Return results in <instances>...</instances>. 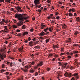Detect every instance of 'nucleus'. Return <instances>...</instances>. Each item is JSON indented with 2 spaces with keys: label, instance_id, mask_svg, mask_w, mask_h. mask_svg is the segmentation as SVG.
I'll use <instances>...</instances> for the list:
<instances>
[{
  "label": "nucleus",
  "instance_id": "1",
  "mask_svg": "<svg viewBox=\"0 0 80 80\" xmlns=\"http://www.w3.org/2000/svg\"><path fill=\"white\" fill-rule=\"evenodd\" d=\"M5 51L0 50V58L2 60H4V58H6V55H5Z\"/></svg>",
  "mask_w": 80,
  "mask_h": 80
},
{
  "label": "nucleus",
  "instance_id": "2",
  "mask_svg": "<svg viewBox=\"0 0 80 80\" xmlns=\"http://www.w3.org/2000/svg\"><path fill=\"white\" fill-rule=\"evenodd\" d=\"M25 16H24L23 18V17H22H22H19V18H18V20L20 21H23V19H25H25H28V18H29L28 17V16L26 17V16H27L25 14Z\"/></svg>",
  "mask_w": 80,
  "mask_h": 80
},
{
  "label": "nucleus",
  "instance_id": "3",
  "mask_svg": "<svg viewBox=\"0 0 80 80\" xmlns=\"http://www.w3.org/2000/svg\"><path fill=\"white\" fill-rule=\"evenodd\" d=\"M39 2H40V0H35L34 1L35 5H36L35 6L36 8H37L38 7V5H37V4H38L39 3Z\"/></svg>",
  "mask_w": 80,
  "mask_h": 80
},
{
  "label": "nucleus",
  "instance_id": "4",
  "mask_svg": "<svg viewBox=\"0 0 80 80\" xmlns=\"http://www.w3.org/2000/svg\"><path fill=\"white\" fill-rule=\"evenodd\" d=\"M64 75L66 77H72V73H66L65 74H64Z\"/></svg>",
  "mask_w": 80,
  "mask_h": 80
},
{
  "label": "nucleus",
  "instance_id": "5",
  "mask_svg": "<svg viewBox=\"0 0 80 80\" xmlns=\"http://www.w3.org/2000/svg\"><path fill=\"white\" fill-rule=\"evenodd\" d=\"M22 17V14H18L17 13L15 15V18H17L18 19L19 17Z\"/></svg>",
  "mask_w": 80,
  "mask_h": 80
},
{
  "label": "nucleus",
  "instance_id": "6",
  "mask_svg": "<svg viewBox=\"0 0 80 80\" xmlns=\"http://www.w3.org/2000/svg\"><path fill=\"white\" fill-rule=\"evenodd\" d=\"M18 26L20 27L21 25H22L23 24V22L22 21H19L17 23Z\"/></svg>",
  "mask_w": 80,
  "mask_h": 80
},
{
  "label": "nucleus",
  "instance_id": "7",
  "mask_svg": "<svg viewBox=\"0 0 80 80\" xmlns=\"http://www.w3.org/2000/svg\"><path fill=\"white\" fill-rule=\"evenodd\" d=\"M73 76H74L77 79H78L79 78V77H78V73H74L73 75Z\"/></svg>",
  "mask_w": 80,
  "mask_h": 80
},
{
  "label": "nucleus",
  "instance_id": "8",
  "mask_svg": "<svg viewBox=\"0 0 80 80\" xmlns=\"http://www.w3.org/2000/svg\"><path fill=\"white\" fill-rule=\"evenodd\" d=\"M43 62H41L39 63H38V64L37 65V67H40V66H42L43 65Z\"/></svg>",
  "mask_w": 80,
  "mask_h": 80
},
{
  "label": "nucleus",
  "instance_id": "9",
  "mask_svg": "<svg viewBox=\"0 0 80 80\" xmlns=\"http://www.w3.org/2000/svg\"><path fill=\"white\" fill-rule=\"evenodd\" d=\"M69 12H75V10L74 8H72V9H70L68 10Z\"/></svg>",
  "mask_w": 80,
  "mask_h": 80
},
{
  "label": "nucleus",
  "instance_id": "10",
  "mask_svg": "<svg viewBox=\"0 0 80 80\" xmlns=\"http://www.w3.org/2000/svg\"><path fill=\"white\" fill-rule=\"evenodd\" d=\"M45 35V33L44 32L42 31L39 33V36H44Z\"/></svg>",
  "mask_w": 80,
  "mask_h": 80
},
{
  "label": "nucleus",
  "instance_id": "11",
  "mask_svg": "<svg viewBox=\"0 0 80 80\" xmlns=\"http://www.w3.org/2000/svg\"><path fill=\"white\" fill-rule=\"evenodd\" d=\"M16 9L18 10L17 12H18L19 11H20V10H21V7H20V6H18L16 8Z\"/></svg>",
  "mask_w": 80,
  "mask_h": 80
},
{
  "label": "nucleus",
  "instance_id": "12",
  "mask_svg": "<svg viewBox=\"0 0 80 80\" xmlns=\"http://www.w3.org/2000/svg\"><path fill=\"white\" fill-rule=\"evenodd\" d=\"M62 72L59 71L58 72V75L59 77H62Z\"/></svg>",
  "mask_w": 80,
  "mask_h": 80
},
{
  "label": "nucleus",
  "instance_id": "13",
  "mask_svg": "<svg viewBox=\"0 0 80 80\" xmlns=\"http://www.w3.org/2000/svg\"><path fill=\"white\" fill-rule=\"evenodd\" d=\"M29 45L30 47H33V42L32 41L30 42L29 43Z\"/></svg>",
  "mask_w": 80,
  "mask_h": 80
},
{
  "label": "nucleus",
  "instance_id": "14",
  "mask_svg": "<svg viewBox=\"0 0 80 80\" xmlns=\"http://www.w3.org/2000/svg\"><path fill=\"white\" fill-rule=\"evenodd\" d=\"M34 64H35V62L33 61H32V62H31V63L30 64H29V67H31V66H32V65H33Z\"/></svg>",
  "mask_w": 80,
  "mask_h": 80
},
{
  "label": "nucleus",
  "instance_id": "15",
  "mask_svg": "<svg viewBox=\"0 0 80 80\" xmlns=\"http://www.w3.org/2000/svg\"><path fill=\"white\" fill-rule=\"evenodd\" d=\"M62 67L63 68H65V67H66V66H67V63H65L63 64H62Z\"/></svg>",
  "mask_w": 80,
  "mask_h": 80
},
{
  "label": "nucleus",
  "instance_id": "16",
  "mask_svg": "<svg viewBox=\"0 0 80 80\" xmlns=\"http://www.w3.org/2000/svg\"><path fill=\"white\" fill-rule=\"evenodd\" d=\"M53 48L54 49V48H58V44L56 45H53Z\"/></svg>",
  "mask_w": 80,
  "mask_h": 80
},
{
  "label": "nucleus",
  "instance_id": "17",
  "mask_svg": "<svg viewBox=\"0 0 80 80\" xmlns=\"http://www.w3.org/2000/svg\"><path fill=\"white\" fill-rule=\"evenodd\" d=\"M28 32H24L23 33H22V35L23 36H25V35H28Z\"/></svg>",
  "mask_w": 80,
  "mask_h": 80
},
{
  "label": "nucleus",
  "instance_id": "18",
  "mask_svg": "<svg viewBox=\"0 0 80 80\" xmlns=\"http://www.w3.org/2000/svg\"><path fill=\"white\" fill-rule=\"evenodd\" d=\"M21 70H22V71H23V72H28V69H23L22 68H21Z\"/></svg>",
  "mask_w": 80,
  "mask_h": 80
},
{
  "label": "nucleus",
  "instance_id": "19",
  "mask_svg": "<svg viewBox=\"0 0 80 80\" xmlns=\"http://www.w3.org/2000/svg\"><path fill=\"white\" fill-rule=\"evenodd\" d=\"M62 26V29H65L66 28V25L65 24H63Z\"/></svg>",
  "mask_w": 80,
  "mask_h": 80
},
{
  "label": "nucleus",
  "instance_id": "20",
  "mask_svg": "<svg viewBox=\"0 0 80 80\" xmlns=\"http://www.w3.org/2000/svg\"><path fill=\"white\" fill-rule=\"evenodd\" d=\"M53 30V27H51L49 28V31H50V32H52V30Z\"/></svg>",
  "mask_w": 80,
  "mask_h": 80
},
{
  "label": "nucleus",
  "instance_id": "21",
  "mask_svg": "<svg viewBox=\"0 0 80 80\" xmlns=\"http://www.w3.org/2000/svg\"><path fill=\"white\" fill-rule=\"evenodd\" d=\"M22 35V34H21V33H19L17 34L16 36H17L18 37H21Z\"/></svg>",
  "mask_w": 80,
  "mask_h": 80
},
{
  "label": "nucleus",
  "instance_id": "22",
  "mask_svg": "<svg viewBox=\"0 0 80 80\" xmlns=\"http://www.w3.org/2000/svg\"><path fill=\"white\" fill-rule=\"evenodd\" d=\"M26 28V27H25V25H23L22 26V28L23 30H24V29H25Z\"/></svg>",
  "mask_w": 80,
  "mask_h": 80
},
{
  "label": "nucleus",
  "instance_id": "23",
  "mask_svg": "<svg viewBox=\"0 0 80 80\" xmlns=\"http://www.w3.org/2000/svg\"><path fill=\"white\" fill-rule=\"evenodd\" d=\"M43 30L45 32H47L48 30V28H47L45 29H44Z\"/></svg>",
  "mask_w": 80,
  "mask_h": 80
},
{
  "label": "nucleus",
  "instance_id": "24",
  "mask_svg": "<svg viewBox=\"0 0 80 80\" xmlns=\"http://www.w3.org/2000/svg\"><path fill=\"white\" fill-rule=\"evenodd\" d=\"M67 55H72H72H73V53L72 52H71L70 53H69V52H67Z\"/></svg>",
  "mask_w": 80,
  "mask_h": 80
},
{
  "label": "nucleus",
  "instance_id": "25",
  "mask_svg": "<svg viewBox=\"0 0 80 80\" xmlns=\"http://www.w3.org/2000/svg\"><path fill=\"white\" fill-rule=\"evenodd\" d=\"M12 27L13 28H18L17 26L15 25H13Z\"/></svg>",
  "mask_w": 80,
  "mask_h": 80
},
{
  "label": "nucleus",
  "instance_id": "26",
  "mask_svg": "<svg viewBox=\"0 0 80 80\" xmlns=\"http://www.w3.org/2000/svg\"><path fill=\"white\" fill-rule=\"evenodd\" d=\"M80 20V18H79V17H78L76 18V21L77 22H79Z\"/></svg>",
  "mask_w": 80,
  "mask_h": 80
},
{
  "label": "nucleus",
  "instance_id": "27",
  "mask_svg": "<svg viewBox=\"0 0 80 80\" xmlns=\"http://www.w3.org/2000/svg\"><path fill=\"white\" fill-rule=\"evenodd\" d=\"M35 72V70H33V69H32V70H30V72L31 73H33V72Z\"/></svg>",
  "mask_w": 80,
  "mask_h": 80
},
{
  "label": "nucleus",
  "instance_id": "28",
  "mask_svg": "<svg viewBox=\"0 0 80 80\" xmlns=\"http://www.w3.org/2000/svg\"><path fill=\"white\" fill-rule=\"evenodd\" d=\"M9 2H11V0H5V2H6V3H8Z\"/></svg>",
  "mask_w": 80,
  "mask_h": 80
},
{
  "label": "nucleus",
  "instance_id": "29",
  "mask_svg": "<svg viewBox=\"0 0 80 80\" xmlns=\"http://www.w3.org/2000/svg\"><path fill=\"white\" fill-rule=\"evenodd\" d=\"M23 46H22V47H21L20 48H19V50H23Z\"/></svg>",
  "mask_w": 80,
  "mask_h": 80
},
{
  "label": "nucleus",
  "instance_id": "30",
  "mask_svg": "<svg viewBox=\"0 0 80 80\" xmlns=\"http://www.w3.org/2000/svg\"><path fill=\"white\" fill-rule=\"evenodd\" d=\"M73 46H74V47H77V46H78V44H74L73 45Z\"/></svg>",
  "mask_w": 80,
  "mask_h": 80
},
{
  "label": "nucleus",
  "instance_id": "31",
  "mask_svg": "<svg viewBox=\"0 0 80 80\" xmlns=\"http://www.w3.org/2000/svg\"><path fill=\"white\" fill-rule=\"evenodd\" d=\"M34 30V29H33V28H31L30 29V31L31 32H33Z\"/></svg>",
  "mask_w": 80,
  "mask_h": 80
},
{
  "label": "nucleus",
  "instance_id": "32",
  "mask_svg": "<svg viewBox=\"0 0 80 80\" xmlns=\"http://www.w3.org/2000/svg\"><path fill=\"white\" fill-rule=\"evenodd\" d=\"M38 12H39L40 13H42V11H41V10L40 9H38Z\"/></svg>",
  "mask_w": 80,
  "mask_h": 80
},
{
  "label": "nucleus",
  "instance_id": "33",
  "mask_svg": "<svg viewBox=\"0 0 80 80\" xmlns=\"http://www.w3.org/2000/svg\"><path fill=\"white\" fill-rule=\"evenodd\" d=\"M47 71H48V72L49 71H50V68H47Z\"/></svg>",
  "mask_w": 80,
  "mask_h": 80
},
{
  "label": "nucleus",
  "instance_id": "34",
  "mask_svg": "<svg viewBox=\"0 0 80 80\" xmlns=\"http://www.w3.org/2000/svg\"><path fill=\"white\" fill-rule=\"evenodd\" d=\"M48 42H50V41L49 40V39H47L46 40V43H48Z\"/></svg>",
  "mask_w": 80,
  "mask_h": 80
},
{
  "label": "nucleus",
  "instance_id": "35",
  "mask_svg": "<svg viewBox=\"0 0 80 80\" xmlns=\"http://www.w3.org/2000/svg\"><path fill=\"white\" fill-rule=\"evenodd\" d=\"M72 15L73 14H72V13H71V12H69V16H72Z\"/></svg>",
  "mask_w": 80,
  "mask_h": 80
},
{
  "label": "nucleus",
  "instance_id": "36",
  "mask_svg": "<svg viewBox=\"0 0 80 80\" xmlns=\"http://www.w3.org/2000/svg\"><path fill=\"white\" fill-rule=\"evenodd\" d=\"M38 41L36 42H35L34 43V45H35L37 44H38Z\"/></svg>",
  "mask_w": 80,
  "mask_h": 80
},
{
  "label": "nucleus",
  "instance_id": "37",
  "mask_svg": "<svg viewBox=\"0 0 80 80\" xmlns=\"http://www.w3.org/2000/svg\"><path fill=\"white\" fill-rule=\"evenodd\" d=\"M34 48H40V46H36Z\"/></svg>",
  "mask_w": 80,
  "mask_h": 80
},
{
  "label": "nucleus",
  "instance_id": "38",
  "mask_svg": "<svg viewBox=\"0 0 80 80\" xmlns=\"http://www.w3.org/2000/svg\"><path fill=\"white\" fill-rule=\"evenodd\" d=\"M9 22V21H8V20H7L6 21H5V23L7 24Z\"/></svg>",
  "mask_w": 80,
  "mask_h": 80
},
{
  "label": "nucleus",
  "instance_id": "39",
  "mask_svg": "<svg viewBox=\"0 0 80 80\" xmlns=\"http://www.w3.org/2000/svg\"><path fill=\"white\" fill-rule=\"evenodd\" d=\"M4 47L3 48V50H5L6 49V46L4 45L3 46Z\"/></svg>",
  "mask_w": 80,
  "mask_h": 80
},
{
  "label": "nucleus",
  "instance_id": "40",
  "mask_svg": "<svg viewBox=\"0 0 80 80\" xmlns=\"http://www.w3.org/2000/svg\"><path fill=\"white\" fill-rule=\"evenodd\" d=\"M66 43H69V42H71V41H68L67 40L66 41Z\"/></svg>",
  "mask_w": 80,
  "mask_h": 80
},
{
  "label": "nucleus",
  "instance_id": "41",
  "mask_svg": "<svg viewBox=\"0 0 80 80\" xmlns=\"http://www.w3.org/2000/svg\"><path fill=\"white\" fill-rule=\"evenodd\" d=\"M26 68H27V69H28L29 68V67L28 66H26L25 67Z\"/></svg>",
  "mask_w": 80,
  "mask_h": 80
},
{
  "label": "nucleus",
  "instance_id": "42",
  "mask_svg": "<svg viewBox=\"0 0 80 80\" xmlns=\"http://www.w3.org/2000/svg\"><path fill=\"white\" fill-rule=\"evenodd\" d=\"M58 63H59V65H60V66L62 65V63L61 62H58Z\"/></svg>",
  "mask_w": 80,
  "mask_h": 80
},
{
  "label": "nucleus",
  "instance_id": "43",
  "mask_svg": "<svg viewBox=\"0 0 80 80\" xmlns=\"http://www.w3.org/2000/svg\"><path fill=\"white\" fill-rule=\"evenodd\" d=\"M78 51H74L73 52V53H78Z\"/></svg>",
  "mask_w": 80,
  "mask_h": 80
},
{
  "label": "nucleus",
  "instance_id": "44",
  "mask_svg": "<svg viewBox=\"0 0 80 80\" xmlns=\"http://www.w3.org/2000/svg\"><path fill=\"white\" fill-rule=\"evenodd\" d=\"M47 18H48V20H49V19H50L51 18V17L48 16V17H47Z\"/></svg>",
  "mask_w": 80,
  "mask_h": 80
},
{
  "label": "nucleus",
  "instance_id": "45",
  "mask_svg": "<svg viewBox=\"0 0 80 80\" xmlns=\"http://www.w3.org/2000/svg\"><path fill=\"white\" fill-rule=\"evenodd\" d=\"M5 70L3 69H2L1 70V73H3V72H5Z\"/></svg>",
  "mask_w": 80,
  "mask_h": 80
},
{
  "label": "nucleus",
  "instance_id": "46",
  "mask_svg": "<svg viewBox=\"0 0 80 80\" xmlns=\"http://www.w3.org/2000/svg\"><path fill=\"white\" fill-rule=\"evenodd\" d=\"M9 58H11V59H12V60H13L14 59V58H12L10 57V56H9Z\"/></svg>",
  "mask_w": 80,
  "mask_h": 80
},
{
  "label": "nucleus",
  "instance_id": "47",
  "mask_svg": "<svg viewBox=\"0 0 80 80\" xmlns=\"http://www.w3.org/2000/svg\"><path fill=\"white\" fill-rule=\"evenodd\" d=\"M5 30H6V31H7L8 30V28H5L4 29V30H3L4 31H5Z\"/></svg>",
  "mask_w": 80,
  "mask_h": 80
},
{
  "label": "nucleus",
  "instance_id": "48",
  "mask_svg": "<svg viewBox=\"0 0 80 80\" xmlns=\"http://www.w3.org/2000/svg\"><path fill=\"white\" fill-rule=\"evenodd\" d=\"M4 24V22H2V21H1V22H0V24H1V25H3V24Z\"/></svg>",
  "mask_w": 80,
  "mask_h": 80
},
{
  "label": "nucleus",
  "instance_id": "49",
  "mask_svg": "<svg viewBox=\"0 0 80 80\" xmlns=\"http://www.w3.org/2000/svg\"><path fill=\"white\" fill-rule=\"evenodd\" d=\"M16 32H20V30H18V29H17L16 30Z\"/></svg>",
  "mask_w": 80,
  "mask_h": 80
},
{
  "label": "nucleus",
  "instance_id": "50",
  "mask_svg": "<svg viewBox=\"0 0 80 80\" xmlns=\"http://www.w3.org/2000/svg\"><path fill=\"white\" fill-rule=\"evenodd\" d=\"M13 64V63L11 62L10 64V66H11V67H12V66H13L12 65Z\"/></svg>",
  "mask_w": 80,
  "mask_h": 80
},
{
  "label": "nucleus",
  "instance_id": "51",
  "mask_svg": "<svg viewBox=\"0 0 80 80\" xmlns=\"http://www.w3.org/2000/svg\"><path fill=\"white\" fill-rule=\"evenodd\" d=\"M13 20H14V23H17V20H14V19H13Z\"/></svg>",
  "mask_w": 80,
  "mask_h": 80
},
{
  "label": "nucleus",
  "instance_id": "52",
  "mask_svg": "<svg viewBox=\"0 0 80 80\" xmlns=\"http://www.w3.org/2000/svg\"><path fill=\"white\" fill-rule=\"evenodd\" d=\"M47 10V8H44V11H45V10Z\"/></svg>",
  "mask_w": 80,
  "mask_h": 80
},
{
  "label": "nucleus",
  "instance_id": "53",
  "mask_svg": "<svg viewBox=\"0 0 80 80\" xmlns=\"http://www.w3.org/2000/svg\"><path fill=\"white\" fill-rule=\"evenodd\" d=\"M55 21L52 20V21L51 23H55Z\"/></svg>",
  "mask_w": 80,
  "mask_h": 80
},
{
  "label": "nucleus",
  "instance_id": "54",
  "mask_svg": "<svg viewBox=\"0 0 80 80\" xmlns=\"http://www.w3.org/2000/svg\"><path fill=\"white\" fill-rule=\"evenodd\" d=\"M41 4L38 6V8H41Z\"/></svg>",
  "mask_w": 80,
  "mask_h": 80
},
{
  "label": "nucleus",
  "instance_id": "55",
  "mask_svg": "<svg viewBox=\"0 0 80 80\" xmlns=\"http://www.w3.org/2000/svg\"><path fill=\"white\" fill-rule=\"evenodd\" d=\"M0 2L2 3V2H4V0H0Z\"/></svg>",
  "mask_w": 80,
  "mask_h": 80
},
{
  "label": "nucleus",
  "instance_id": "56",
  "mask_svg": "<svg viewBox=\"0 0 80 80\" xmlns=\"http://www.w3.org/2000/svg\"><path fill=\"white\" fill-rule=\"evenodd\" d=\"M28 41H30V40H31V38H30V37L28 38Z\"/></svg>",
  "mask_w": 80,
  "mask_h": 80
},
{
  "label": "nucleus",
  "instance_id": "57",
  "mask_svg": "<svg viewBox=\"0 0 80 80\" xmlns=\"http://www.w3.org/2000/svg\"><path fill=\"white\" fill-rule=\"evenodd\" d=\"M48 33H49V32H47L45 33V35H48Z\"/></svg>",
  "mask_w": 80,
  "mask_h": 80
},
{
  "label": "nucleus",
  "instance_id": "58",
  "mask_svg": "<svg viewBox=\"0 0 80 80\" xmlns=\"http://www.w3.org/2000/svg\"><path fill=\"white\" fill-rule=\"evenodd\" d=\"M3 32H4V31L2 30L1 31H0V33H3Z\"/></svg>",
  "mask_w": 80,
  "mask_h": 80
},
{
  "label": "nucleus",
  "instance_id": "59",
  "mask_svg": "<svg viewBox=\"0 0 80 80\" xmlns=\"http://www.w3.org/2000/svg\"><path fill=\"white\" fill-rule=\"evenodd\" d=\"M4 33H8V31H4Z\"/></svg>",
  "mask_w": 80,
  "mask_h": 80
},
{
  "label": "nucleus",
  "instance_id": "60",
  "mask_svg": "<svg viewBox=\"0 0 80 80\" xmlns=\"http://www.w3.org/2000/svg\"><path fill=\"white\" fill-rule=\"evenodd\" d=\"M40 38L41 39V40H43V38L42 37H40Z\"/></svg>",
  "mask_w": 80,
  "mask_h": 80
},
{
  "label": "nucleus",
  "instance_id": "61",
  "mask_svg": "<svg viewBox=\"0 0 80 80\" xmlns=\"http://www.w3.org/2000/svg\"><path fill=\"white\" fill-rule=\"evenodd\" d=\"M22 66H24V65H25V64H24V62H22Z\"/></svg>",
  "mask_w": 80,
  "mask_h": 80
},
{
  "label": "nucleus",
  "instance_id": "62",
  "mask_svg": "<svg viewBox=\"0 0 80 80\" xmlns=\"http://www.w3.org/2000/svg\"><path fill=\"white\" fill-rule=\"evenodd\" d=\"M38 75V73L37 72L35 73V76H37Z\"/></svg>",
  "mask_w": 80,
  "mask_h": 80
},
{
  "label": "nucleus",
  "instance_id": "63",
  "mask_svg": "<svg viewBox=\"0 0 80 80\" xmlns=\"http://www.w3.org/2000/svg\"><path fill=\"white\" fill-rule=\"evenodd\" d=\"M49 57H50V56H53V54H52L51 53H50V54H49Z\"/></svg>",
  "mask_w": 80,
  "mask_h": 80
},
{
  "label": "nucleus",
  "instance_id": "64",
  "mask_svg": "<svg viewBox=\"0 0 80 80\" xmlns=\"http://www.w3.org/2000/svg\"><path fill=\"white\" fill-rule=\"evenodd\" d=\"M72 58V57L70 56H68V58Z\"/></svg>",
  "mask_w": 80,
  "mask_h": 80
}]
</instances>
